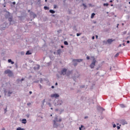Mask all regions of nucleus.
Masks as SVG:
<instances>
[{"mask_svg": "<svg viewBox=\"0 0 130 130\" xmlns=\"http://www.w3.org/2000/svg\"><path fill=\"white\" fill-rule=\"evenodd\" d=\"M67 71H68L67 69H63L61 71V75H63V76H64V75H67V76H70V75L73 73V72L71 71H69L67 73Z\"/></svg>", "mask_w": 130, "mask_h": 130, "instance_id": "nucleus-1", "label": "nucleus"}, {"mask_svg": "<svg viewBox=\"0 0 130 130\" xmlns=\"http://www.w3.org/2000/svg\"><path fill=\"white\" fill-rule=\"evenodd\" d=\"M127 43H129V41H127Z\"/></svg>", "mask_w": 130, "mask_h": 130, "instance_id": "nucleus-40", "label": "nucleus"}, {"mask_svg": "<svg viewBox=\"0 0 130 130\" xmlns=\"http://www.w3.org/2000/svg\"><path fill=\"white\" fill-rule=\"evenodd\" d=\"M45 102V99H44V100H43V104H44Z\"/></svg>", "mask_w": 130, "mask_h": 130, "instance_id": "nucleus-32", "label": "nucleus"}, {"mask_svg": "<svg viewBox=\"0 0 130 130\" xmlns=\"http://www.w3.org/2000/svg\"><path fill=\"white\" fill-rule=\"evenodd\" d=\"M96 39L98 38V36H96Z\"/></svg>", "mask_w": 130, "mask_h": 130, "instance_id": "nucleus-42", "label": "nucleus"}, {"mask_svg": "<svg viewBox=\"0 0 130 130\" xmlns=\"http://www.w3.org/2000/svg\"><path fill=\"white\" fill-rule=\"evenodd\" d=\"M119 25V24H117V28H118V26Z\"/></svg>", "mask_w": 130, "mask_h": 130, "instance_id": "nucleus-39", "label": "nucleus"}, {"mask_svg": "<svg viewBox=\"0 0 130 130\" xmlns=\"http://www.w3.org/2000/svg\"><path fill=\"white\" fill-rule=\"evenodd\" d=\"M61 48H63V46H61Z\"/></svg>", "mask_w": 130, "mask_h": 130, "instance_id": "nucleus-41", "label": "nucleus"}, {"mask_svg": "<svg viewBox=\"0 0 130 130\" xmlns=\"http://www.w3.org/2000/svg\"><path fill=\"white\" fill-rule=\"evenodd\" d=\"M25 54H26V55H28L32 54V53H31V52H30L29 51H27L26 52V53H25Z\"/></svg>", "mask_w": 130, "mask_h": 130, "instance_id": "nucleus-13", "label": "nucleus"}, {"mask_svg": "<svg viewBox=\"0 0 130 130\" xmlns=\"http://www.w3.org/2000/svg\"><path fill=\"white\" fill-rule=\"evenodd\" d=\"M113 41H115V40H112V39H109L107 40V42L108 43H109V44H111V43H112Z\"/></svg>", "mask_w": 130, "mask_h": 130, "instance_id": "nucleus-6", "label": "nucleus"}, {"mask_svg": "<svg viewBox=\"0 0 130 130\" xmlns=\"http://www.w3.org/2000/svg\"><path fill=\"white\" fill-rule=\"evenodd\" d=\"M46 3L47 2V0H45Z\"/></svg>", "mask_w": 130, "mask_h": 130, "instance_id": "nucleus-50", "label": "nucleus"}, {"mask_svg": "<svg viewBox=\"0 0 130 130\" xmlns=\"http://www.w3.org/2000/svg\"><path fill=\"white\" fill-rule=\"evenodd\" d=\"M35 16H36V14H35Z\"/></svg>", "mask_w": 130, "mask_h": 130, "instance_id": "nucleus-53", "label": "nucleus"}, {"mask_svg": "<svg viewBox=\"0 0 130 130\" xmlns=\"http://www.w3.org/2000/svg\"><path fill=\"white\" fill-rule=\"evenodd\" d=\"M80 35H82V33H80V34L77 33V36H78V37L80 36Z\"/></svg>", "mask_w": 130, "mask_h": 130, "instance_id": "nucleus-22", "label": "nucleus"}, {"mask_svg": "<svg viewBox=\"0 0 130 130\" xmlns=\"http://www.w3.org/2000/svg\"><path fill=\"white\" fill-rule=\"evenodd\" d=\"M112 6H113V5H112L111 6L112 7Z\"/></svg>", "mask_w": 130, "mask_h": 130, "instance_id": "nucleus-55", "label": "nucleus"}, {"mask_svg": "<svg viewBox=\"0 0 130 130\" xmlns=\"http://www.w3.org/2000/svg\"><path fill=\"white\" fill-rule=\"evenodd\" d=\"M12 4H13V5H16V2H13L12 3Z\"/></svg>", "mask_w": 130, "mask_h": 130, "instance_id": "nucleus-31", "label": "nucleus"}, {"mask_svg": "<svg viewBox=\"0 0 130 130\" xmlns=\"http://www.w3.org/2000/svg\"><path fill=\"white\" fill-rule=\"evenodd\" d=\"M83 59H73V61L76 62L77 61V62H81Z\"/></svg>", "mask_w": 130, "mask_h": 130, "instance_id": "nucleus-8", "label": "nucleus"}, {"mask_svg": "<svg viewBox=\"0 0 130 130\" xmlns=\"http://www.w3.org/2000/svg\"><path fill=\"white\" fill-rule=\"evenodd\" d=\"M110 3H112V0H111V1H110Z\"/></svg>", "mask_w": 130, "mask_h": 130, "instance_id": "nucleus-45", "label": "nucleus"}, {"mask_svg": "<svg viewBox=\"0 0 130 130\" xmlns=\"http://www.w3.org/2000/svg\"><path fill=\"white\" fill-rule=\"evenodd\" d=\"M9 22H12V20H13V17H10L8 19Z\"/></svg>", "mask_w": 130, "mask_h": 130, "instance_id": "nucleus-19", "label": "nucleus"}, {"mask_svg": "<svg viewBox=\"0 0 130 130\" xmlns=\"http://www.w3.org/2000/svg\"><path fill=\"white\" fill-rule=\"evenodd\" d=\"M76 66H77V63L74 64V67H76Z\"/></svg>", "mask_w": 130, "mask_h": 130, "instance_id": "nucleus-37", "label": "nucleus"}, {"mask_svg": "<svg viewBox=\"0 0 130 130\" xmlns=\"http://www.w3.org/2000/svg\"><path fill=\"white\" fill-rule=\"evenodd\" d=\"M1 97H2V96H1V95H0V98H1Z\"/></svg>", "mask_w": 130, "mask_h": 130, "instance_id": "nucleus-56", "label": "nucleus"}, {"mask_svg": "<svg viewBox=\"0 0 130 130\" xmlns=\"http://www.w3.org/2000/svg\"><path fill=\"white\" fill-rule=\"evenodd\" d=\"M22 123H24V124L27 123V120L26 119H23L22 120Z\"/></svg>", "mask_w": 130, "mask_h": 130, "instance_id": "nucleus-9", "label": "nucleus"}, {"mask_svg": "<svg viewBox=\"0 0 130 130\" xmlns=\"http://www.w3.org/2000/svg\"><path fill=\"white\" fill-rule=\"evenodd\" d=\"M57 52L58 54H60V53L61 52V50H60V49H59L57 51Z\"/></svg>", "mask_w": 130, "mask_h": 130, "instance_id": "nucleus-16", "label": "nucleus"}, {"mask_svg": "<svg viewBox=\"0 0 130 130\" xmlns=\"http://www.w3.org/2000/svg\"><path fill=\"white\" fill-rule=\"evenodd\" d=\"M88 118V116H86V117H85V118L86 119V118Z\"/></svg>", "mask_w": 130, "mask_h": 130, "instance_id": "nucleus-46", "label": "nucleus"}, {"mask_svg": "<svg viewBox=\"0 0 130 130\" xmlns=\"http://www.w3.org/2000/svg\"><path fill=\"white\" fill-rule=\"evenodd\" d=\"M83 6L84 7H85V9H86V8H87V5H85L84 4H83Z\"/></svg>", "mask_w": 130, "mask_h": 130, "instance_id": "nucleus-23", "label": "nucleus"}, {"mask_svg": "<svg viewBox=\"0 0 130 130\" xmlns=\"http://www.w3.org/2000/svg\"><path fill=\"white\" fill-rule=\"evenodd\" d=\"M49 12L51 13V14H55V11H54V10H50Z\"/></svg>", "mask_w": 130, "mask_h": 130, "instance_id": "nucleus-12", "label": "nucleus"}, {"mask_svg": "<svg viewBox=\"0 0 130 130\" xmlns=\"http://www.w3.org/2000/svg\"><path fill=\"white\" fill-rule=\"evenodd\" d=\"M4 7H6V6H4Z\"/></svg>", "mask_w": 130, "mask_h": 130, "instance_id": "nucleus-57", "label": "nucleus"}, {"mask_svg": "<svg viewBox=\"0 0 130 130\" xmlns=\"http://www.w3.org/2000/svg\"><path fill=\"white\" fill-rule=\"evenodd\" d=\"M117 129H120V126H117Z\"/></svg>", "mask_w": 130, "mask_h": 130, "instance_id": "nucleus-28", "label": "nucleus"}, {"mask_svg": "<svg viewBox=\"0 0 130 130\" xmlns=\"http://www.w3.org/2000/svg\"><path fill=\"white\" fill-rule=\"evenodd\" d=\"M77 77H79V76H75V77H76V78H77Z\"/></svg>", "mask_w": 130, "mask_h": 130, "instance_id": "nucleus-52", "label": "nucleus"}, {"mask_svg": "<svg viewBox=\"0 0 130 130\" xmlns=\"http://www.w3.org/2000/svg\"><path fill=\"white\" fill-rule=\"evenodd\" d=\"M92 40L95 39V37L93 36V37H92Z\"/></svg>", "mask_w": 130, "mask_h": 130, "instance_id": "nucleus-33", "label": "nucleus"}, {"mask_svg": "<svg viewBox=\"0 0 130 130\" xmlns=\"http://www.w3.org/2000/svg\"><path fill=\"white\" fill-rule=\"evenodd\" d=\"M120 123H121V124H122L123 125H124L125 124H127V122H126V121L124 120H121Z\"/></svg>", "mask_w": 130, "mask_h": 130, "instance_id": "nucleus-7", "label": "nucleus"}, {"mask_svg": "<svg viewBox=\"0 0 130 130\" xmlns=\"http://www.w3.org/2000/svg\"><path fill=\"white\" fill-rule=\"evenodd\" d=\"M120 106L121 107H122V108L125 107V106H124V105H121Z\"/></svg>", "mask_w": 130, "mask_h": 130, "instance_id": "nucleus-24", "label": "nucleus"}, {"mask_svg": "<svg viewBox=\"0 0 130 130\" xmlns=\"http://www.w3.org/2000/svg\"><path fill=\"white\" fill-rule=\"evenodd\" d=\"M95 13H92L91 16V19H93V18H94V16H95Z\"/></svg>", "mask_w": 130, "mask_h": 130, "instance_id": "nucleus-17", "label": "nucleus"}, {"mask_svg": "<svg viewBox=\"0 0 130 130\" xmlns=\"http://www.w3.org/2000/svg\"><path fill=\"white\" fill-rule=\"evenodd\" d=\"M123 46H125V44H123Z\"/></svg>", "mask_w": 130, "mask_h": 130, "instance_id": "nucleus-47", "label": "nucleus"}, {"mask_svg": "<svg viewBox=\"0 0 130 130\" xmlns=\"http://www.w3.org/2000/svg\"><path fill=\"white\" fill-rule=\"evenodd\" d=\"M91 58H92L93 61L90 65V68L91 69H94V67H95V65L96 64V59L93 56H91Z\"/></svg>", "mask_w": 130, "mask_h": 130, "instance_id": "nucleus-3", "label": "nucleus"}, {"mask_svg": "<svg viewBox=\"0 0 130 130\" xmlns=\"http://www.w3.org/2000/svg\"><path fill=\"white\" fill-rule=\"evenodd\" d=\"M16 130H25L24 128H22L20 127H19L16 128Z\"/></svg>", "mask_w": 130, "mask_h": 130, "instance_id": "nucleus-15", "label": "nucleus"}, {"mask_svg": "<svg viewBox=\"0 0 130 130\" xmlns=\"http://www.w3.org/2000/svg\"><path fill=\"white\" fill-rule=\"evenodd\" d=\"M122 25H123V23H122Z\"/></svg>", "mask_w": 130, "mask_h": 130, "instance_id": "nucleus-60", "label": "nucleus"}, {"mask_svg": "<svg viewBox=\"0 0 130 130\" xmlns=\"http://www.w3.org/2000/svg\"><path fill=\"white\" fill-rule=\"evenodd\" d=\"M8 94H12V92L9 91V92H8Z\"/></svg>", "mask_w": 130, "mask_h": 130, "instance_id": "nucleus-34", "label": "nucleus"}, {"mask_svg": "<svg viewBox=\"0 0 130 130\" xmlns=\"http://www.w3.org/2000/svg\"><path fill=\"white\" fill-rule=\"evenodd\" d=\"M104 6H106L107 7L108 6V4H104Z\"/></svg>", "mask_w": 130, "mask_h": 130, "instance_id": "nucleus-26", "label": "nucleus"}, {"mask_svg": "<svg viewBox=\"0 0 130 130\" xmlns=\"http://www.w3.org/2000/svg\"><path fill=\"white\" fill-rule=\"evenodd\" d=\"M51 116H52V115H51Z\"/></svg>", "mask_w": 130, "mask_h": 130, "instance_id": "nucleus-59", "label": "nucleus"}, {"mask_svg": "<svg viewBox=\"0 0 130 130\" xmlns=\"http://www.w3.org/2000/svg\"><path fill=\"white\" fill-rule=\"evenodd\" d=\"M57 8V6L56 5H54V9H56Z\"/></svg>", "mask_w": 130, "mask_h": 130, "instance_id": "nucleus-25", "label": "nucleus"}, {"mask_svg": "<svg viewBox=\"0 0 130 130\" xmlns=\"http://www.w3.org/2000/svg\"><path fill=\"white\" fill-rule=\"evenodd\" d=\"M55 85L57 86V82L55 83Z\"/></svg>", "mask_w": 130, "mask_h": 130, "instance_id": "nucleus-44", "label": "nucleus"}, {"mask_svg": "<svg viewBox=\"0 0 130 130\" xmlns=\"http://www.w3.org/2000/svg\"><path fill=\"white\" fill-rule=\"evenodd\" d=\"M48 104V105H49L50 107H51V104H50V103H49Z\"/></svg>", "mask_w": 130, "mask_h": 130, "instance_id": "nucleus-30", "label": "nucleus"}, {"mask_svg": "<svg viewBox=\"0 0 130 130\" xmlns=\"http://www.w3.org/2000/svg\"><path fill=\"white\" fill-rule=\"evenodd\" d=\"M29 94H32V91H29Z\"/></svg>", "mask_w": 130, "mask_h": 130, "instance_id": "nucleus-38", "label": "nucleus"}, {"mask_svg": "<svg viewBox=\"0 0 130 130\" xmlns=\"http://www.w3.org/2000/svg\"><path fill=\"white\" fill-rule=\"evenodd\" d=\"M24 80H25V79H24V78H22L21 80L17 79V82L18 83H19L20 81H21V82H22V81H24Z\"/></svg>", "mask_w": 130, "mask_h": 130, "instance_id": "nucleus-14", "label": "nucleus"}, {"mask_svg": "<svg viewBox=\"0 0 130 130\" xmlns=\"http://www.w3.org/2000/svg\"><path fill=\"white\" fill-rule=\"evenodd\" d=\"M27 105H29V104H27Z\"/></svg>", "mask_w": 130, "mask_h": 130, "instance_id": "nucleus-58", "label": "nucleus"}, {"mask_svg": "<svg viewBox=\"0 0 130 130\" xmlns=\"http://www.w3.org/2000/svg\"><path fill=\"white\" fill-rule=\"evenodd\" d=\"M2 130H5V128H2Z\"/></svg>", "mask_w": 130, "mask_h": 130, "instance_id": "nucleus-48", "label": "nucleus"}, {"mask_svg": "<svg viewBox=\"0 0 130 130\" xmlns=\"http://www.w3.org/2000/svg\"><path fill=\"white\" fill-rule=\"evenodd\" d=\"M126 33V32H125L124 34H125Z\"/></svg>", "mask_w": 130, "mask_h": 130, "instance_id": "nucleus-54", "label": "nucleus"}, {"mask_svg": "<svg viewBox=\"0 0 130 130\" xmlns=\"http://www.w3.org/2000/svg\"><path fill=\"white\" fill-rule=\"evenodd\" d=\"M51 88H52V89H54V86H52Z\"/></svg>", "mask_w": 130, "mask_h": 130, "instance_id": "nucleus-36", "label": "nucleus"}, {"mask_svg": "<svg viewBox=\"0 0 130 130\" xmlns=\"http://www.w3.org/2000/svg\"><path fill=\"white\" fill-rule=\"evenodd\" d=\"M129 5H130V2L128 3Z\"/></svg>", "mask_w": 130, "mask_h": 130, "instance_id": "nucleus-51", "label": "nucleus"}, {"mask_svg": "<svg viewBox=\"0 0 130 130\" xmlns=\"http://www.w3.org/2000/svg\"><path fill=\"white\" fill-rule=\"evenodd\" d=\"M64 45H69V43H68L67 41L64 42Z\"/></svg>", "mask_w": 130, "mask_h": 130, "instance_id": "nucleus-20", "label": "nucleus"}, {"mask_svg": "<svg viewBox=\"0 0 130 130\" xmlns=\"http://www.w3.org/2000/svg\"><path fill=\"white\" fill-rule=\"evenodd\" d=\"M118 55H119V53H117L116 54V55H115V57H117V56H118Z\"/></svg>", "mask_w": 130, "mask_h": 130, "instance_id": "nucleus-21", "label": "nucleus"}, {"mask_svg": "<svg viewBox=\"0 0 130 130\" xmlns=\"http://www.w3.org/2000/svg\"><path fill=\"white\" fill-rule=\"evenodd\" d=\"M86 58H87V59L89 60V59H90V57L89 56H87L86 57Z\"/></svg>", "mask_w": 130, "mask_h": 130, "instance_id": "nucleus-27", "label": "nucleus"}, {"mask_svg": "<svg viewBox=\"0 0 130 130\" xmlns=\"http://www.w3.org/2000/svg\"><path fill=\"white\" fill-rule=\"evenodd\" d=\"M44 10H49V7H48L47 6H45L44 7Z\"/></svg>", "mask_w": 130, "mask_h": 130, "instance_id": "nucleus-18", "label": "nucleus"}, {"mask_svg": "<svg viewBox=\"0 0 130 130\" xmlns=\"http://www.w3.org/2000/svg\"><path fill=\"white\" fill-rule=\"evenodd\" d=\"M51 97L52 98H58L59 97V95L58 94L55 93L51 95Z\"/></svg>", "mask_w": 130, "mask_h": 130, "instance_id": "nucleus-5", "label": "nucleus"}, {"mask_svg": "<svg viewBox=\"0 0 130 130\" xmlns=\"http://www.w3.org/2000/svg\"><path fill=\"white\" fill-rule=\"evenodd\" d=\"M84 129H85V127L83 125H81V127H79V130H84Z\"/></svg>", "mask_w": 130, "mask_h": 130, "instance_id": "nucleus-10", "label": "nucleus"}, {"mask_svg": "<svg viewBox=\"0 0 130 130\" xmlns=\"http://www.w3.org/2000/svg\"><path fill=\"white\" fill-rule=\"evenodd\" d=\"M119 46V47H121V44H120Z\"/></svg>", "mask_w": 130, "mask_h": 130, "instance_id": "nucleus-43", "label": "nucleus"}, {"mask_svg": "<svg viewBox=\"0 0 130 130\" xmlns=\"http://www.w3.org/2000/svg\"><path fill=\"white\" fill-rule=\"evenodd\" d=\"M8 62H11V64H14V63H15V62L12 61L11 59H8Z\"/></svg>", "mask_w": 130, "mask_h": 130, "instance_id": "nucleus-11", "label": "nucleus"}, {"mask_svg": "<svg viewBox=\"0 0 130 130\" xmlns=\"http://www.w3.org/2000/svg\"><path fill=\"white\" fill-rule=\"evenodd\" d=\"M5 74H8L9 77H13L14 74L10 70H7L5 71Z\"/></svg>", "mask_w": 130, "mask_h": 130, "instance_id": "nucleus-4", "label": "nucleus"}, {"mask_svg": "<svg viewBox=\"0 0 130 130\" xmlns=\"http://www.w3.org/2000/svg\"><path fill=\"white\" fill-rule=\"evenodd\" d=\"M113 127H116V125H115V124H114L113 125Z\"/></svg>", "mask_w": 130, "mask_h": 130, "instance_id": "nucleus-29", "label": "nucleus"}, {"mask_svg": "<svg viewBox=\"0 0 130 130\" xmlns=\"http://www.w3.org/2000/svg\"><path fill=\"white\" fill-rule=\"evenodd\" d=\"M40 89H42V86L40 84Z\"/></svg>", "mask_w": 130, "mask_h": 130, "instance_id": "nucleus-35", "label": "nucleus"}, {"mask_svg": "<svg viewBox=\"0 0 130 130\" xmlns=\"http://www.w3.org/2000/svg\"><path fill=\"white\" fill-rule=\"evenodd\" d=\"M51 110H53V108H51Z\"/></svg>", "mask_w": 130, "mask_h": 130, "instance_id": "nucleus-49", "label": "nucleus"}, {"mask_svg": "<svg viewBox=\"0 0 130 130\" xmlns=\"http://www.w3.org/2000/svg\"><path fill=\"white\" fill-rule=\"evenodd\" d=\"M57 117H56L55 118V119L53 120L54 124L53 126L54 127H57L58 126V125L56 123V122H60L61 121V118L59 119V120H57Z\"/></svg>", "mask_w": 130, "mask_h": 130, "instance_id": "nucleus-2", "label": "nucleus"}]
</instances>
